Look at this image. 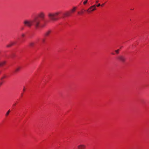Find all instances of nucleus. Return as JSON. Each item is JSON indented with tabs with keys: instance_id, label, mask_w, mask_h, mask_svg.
Segmentation results:
<instances>
[{
	"instance_id": "obj_16",
	"label": "nucleus",
	"mask_w": 149,
	"mask_h": 149,
	"mask_svg": "<svg viewBox=\"0 0 149 149\" xmlns=\"http://www.w3.org/2000/svg\"><path fill=\"white\" fill-rule=\"evenodd\" d=\"M21 36L23 37L26 36V34L24 33H23L21 34Z\"/></svg>"
},
{
	"instance_id": "obj_2",
	"label": "nucleus",
	"mask_w": 149,
	"mask_h": 149,
	"mask_svg": "<svg viewBox=\"0 0 149 149\" xmlns=\"http://www.w3.org/2000/svg\"><path fill=\"white\" fill-rule=\"evenodd\" d=\"M48 16L52 21H54L57 19L54 16L53 13L50 12L48 14Z\"/></svg>"
},
{
	"instance_id": "obj_4",
	"label": "nucleus",
	"mask_w": 149,
	"mask_h": 149,
	"mask_svg": "<svg viewBox=\"0 0 149 149\" xmlns=\"http://www.w3.org/2000/svg\"><path fill=\"white\" fill-rule=\"evenodd\" d=\"M95 5H93L91 6L86 11L88 13H90L92 11L95 10Z\"/></svg>"
},
{
	"instance_id": "obj_13",
	"label": "nucleus",
	"mask_w": 149,
	"mask_h": 149,
	"mask_svg": "<svg viewBox=\"0 0 149 149\" xmlns=\"http://www.w3.org/2000/svg\"><path fill=\"white\" fill-rule=\"evenodd\" d=\"M10 112V110H9L6 113V116H7L9 114Z\"/></svg>"
},
{
	"instance_id": "obj_5",
	"label": "nucleus",
	"mask_w": 149,
	"mask_h": 149,
	"mask_svg": "<svg viewBox=\"0 0 149 149\" xmlns=\"http://www.w3.org/2000/svg\"><path fill=\"white\" fill-rule=\"evenodd\" d=\"M38 15L39 17L42 19H44L45 17V13L44 12H40L39 13Z\"/></svg>"
},
{
	"instance_id": "obj_7",
	"label": "nucleus",
	"mask_w": 149,
	"mask_h": 149,
	"mask_svg": "<svg viewBox=\"0 0 149 149\" xmlns=\"http://www.w3.org/2000/svg\"><path fill=\"white\" fill-rule=\"evenodd\" d=\"M51 31L50 30H48L45 32L44 34V36L45 37L51 36Z\"/></svg>"
},
{
	"instance_id": "obj_18",
	"label": "nucleus",
	"mask_w": 149,
	"mask_h": 149,
	"mask_svg": "<svg viewBox=\"0 0 149 149\" xmlns=\"http://www.w3.org/2000/svg\"><path fill=\"white\" fill-rule=\"evenodd\" d=\"M3 81H0V87L3 84Z\"/></svg>"
},
{
	"instance_id": "obj_17",
	"label": "nucleus",
	"mask_w": 149,
	"mask_h": 149,
	"mask_svg": "<svg viewBox=\"0 0 149 149\" xmlns=\"http://www.w3.org/2000/svg\"><path fill=\"white\" fill-rule=\"evenodd\" d=\"M119 49H118L117 50H116L115 51V52L117 54H118L119 53Z\"/></svg>"
},
{
	"instance_id": "obj_23",
	"label": "nucleus",
	"mask_w": 149,
	"mask_h": 149,
	"mask_svg": "<svg viewBox=\"0 0 149 149\" xmlns=\"http://www.w3.org/2000/svg\"><path fill=\"white\" fill-rule=\"evenodd\" d=\"M104 5V4H102V6L103 5Z\"/></svg>"
},
{
	"instance_id": "obj_19",
	"label": "nucleus",
	"mask_w": 149,
	"mask_h": 149,
	"mask_svg": "<svg viewBox=\"0 0 149 149\" xmlns=\"http://www.w3.org/2000/svg\"><path fill=\"white\" fill-rule=\"evenodd\" d=\"M33 45V43H31L30 44V45L31 46H32Z\"/></svg>"
},
{
	"instance_id": "obj_6",
	"label": "nucleus",
	"mask_w": 149,
	"mask_h": 149,
	"mask_svg": "<svg viewBox=\"0 0 149 149\" xmlns=\"http://www.w3.org/2000/svg\"><path fill=\"white\" fill-rule=\"evenodd\" d=\"M77 148V149H85L86 148V146L84 144H81L78 145Z\"/></svg>"
},
{
	"instance_id": "obj_14",
	"label": "nucleus",
	"mask_w": 149,
	"mask_h": 149,
	"mask_svg": "<svg viewBox=\"0 0 149 149\" xmlns=\"http://www.w3.org/2000/svg\"><path fill=\"white\" fill-rule=\"evenodd\" d=\"M88 0H86L83 2V4L84 5H85L87 2Z\"/></svg>"
},
{
	"instance_id": "obj_21",
	"label": "nucleus",
	"mask_w": 149,
	"mask_h": 149,
	"mask_svg": "<svg viewBox=\"0 0 149 149\" xmlns=\"http://www.w3.org/2000/svg\"><path fill=\"white\" fill-rule=\"evenodd\" d=\"M98 0H97L96 1V3H98Z\"/></svg>"
},
{
	"instance_id": "obj_20",
	"label": "nucleus",
	"mask_w": 149,
	"mask_h": 149,
	"mask_svg": "<svg viewBox=\"0 0 149 149\" xmlns=\"http://www.w3.org/2000/svg\"><path fill=\"white\" fill-rule=\"evenodd\" d=\"M100 4L99 3L97 5V7H99L100 6Z\"/></svg>"
},
{
	"instance_id": "obj_8",
	"label": "nucleus",
	"mask_w": 149,
	"mask_h": 149,
	"mask_svg": "<svg viewBox=\"0 0 149 149\" xmlns=\"http://www.w3.org/2000/svg\"><path fill=\"white\" fill-rule=\"evenodd\" d=\"M118 59L123 62H124L125 60V57L123 56H120L118 57Z\"/></svg>"
},
{
	"instance_id": "obj_9",
	"label": "nucleus",
	"mask_w": 149,
	"mask_h": 149,
	"mask_svg": "<svg viewBox=\"0 0 149 149\" xmlns=\"http://www.w3.org/2000/svg\"><path fill=\"white\" fill-rule=\"evenodd\" d=\"M21 68L20 67L18 66L15 69V72H17L20 70Z\"/></svg>"
},
{
	"instance_id": "obj_15",
	"label": "nucleus",
	"mask_w": 149,
	"mask_h": 149,
	"mask_svg": "<svg viewBox=\"0 0 149 149\" xmlns=\"http://www.w3.org/2000/svg\"><path fill=\"white\" fill-rule=\"evenodd\" d=\"M78 13L79 14L81 15V14H82L83 13V11L82 10L81 12H78Z\"/></svg>"
},
{
	"instance_id": "obj_3",
	"label": "nucleus",
	"mask_w": 149,
	"mask_h": 149,
	"mask_svg": "<svg viewBox=\"0 0 149 149\" xmlns=\"http://www.w3.org/2000/svg\"><path fill=\"white\" fill-rule=\"evenodd\" d=\"M76 7H74L70 11H68L66 12L64 14V15L66 17H68L70 15L71 13H73L76 10Z\"/></svg>"
},
{
	"instance_id": "obj_12",
	"label": "nucleus",
	"mask_w": 149,
	"mask_h": 149,
	"mask_svg": "<svg viewBox=\"0 0 149 149\" xmlns=\"http://www.w3.org/2000/svg\"><path fill=\"white\" fill-rule=\"evenodd\" d=\"M6 63L5 61H3L2 62L0 63V66H2L4 65Z\"/></svg>"
},
{
	"instance_id": "obj_1",
	"label": "nucleus",
	"mask_w": 149,
	"mask_h": 149,
	"mask_svg": "<svg viewBox=\"0 0 149 149\" xmlns=\"http://www.w3.org/2000/svg\"><path fill=\"white\" fill-rule=\"evenodd\" d=\"M23 23L26 26L30 28L33 25H34L36 28H38L39 26L40 21L37 17H35L33 19H25Z\"/></svg>"
},
{
	"instance_id": "obj_11",
	"label": "nucleus",
	"mask_w": 149,
	"mask_h": 149,
	"mask_svg": "<svg viewBox=\"0 0 149 149\" xmlns=\"http://www.w3.org/2000/svg\"><path fill=\"white\" fill-rule=\"evenodd\" d=\"M6 76L4 75L2 76L1 78L0 79V81H3V82H4V81H3V79L5 78L6 77Z\"/></svg>"
},
{
	"instance_id": "obj_22",
	"label": "nucleus",
	"mask_w": 149,
	"mask_h": 149,
	"mask_svg": "<svg viewBox=\"0 0 149 149\" xmlns=\"http://www.w3.org/2000/svg\"><path fill=\"white\" fill-rule=\"evenodd\" d=\"M25 89L24 88V89H23V91H25Z\"/></svg>"
},
{
	"instance_id": "obj_10",
	"label": "nucleus",
	"mask_w": 149,
	"mask_h": 149,
	"mask_svg": "<svg viewBox=\"0 0 149 149\" xmlns=\"http://www.w3.org/2000/svg\"><path fill=\"white\" fill-rule=\"evenodd\" d=\"M53 13L54 15V16H55V17H56L60 14V12H56L54 13Z\"/></svg>"
}]
</instances>
